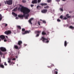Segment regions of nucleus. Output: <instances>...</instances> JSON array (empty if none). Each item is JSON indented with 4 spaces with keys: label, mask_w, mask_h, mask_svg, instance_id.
<instances>
[{
    "label": "nucleus",
    "mask_w": 74,
    "mask_h": 74,
    "mask_svg": "<svg viewBox=\"0 0 74 74\" xmlns=\"http://www.w3.org/2000/svg\"><path fill=\"white\" fill-rule=\"evenodd\" d=\"M20 7H21V11L22 12H23V15H19V18L23 19V17H25L26 19H28V16H26V14H27L30 12V10L26 7L22 6L21 5H20Z\"/></svg>",
    "instance_id": "nucleus-1"
},
{
    "label": "nucleus",
    "mask_w": 74,
    "mask_h": 74,
    "mask_svg": "<svg viewBox=\"0 0 74 74\" xmlns=\"http://www.w3.org/2000/svg\"><path fill=\"white\" fill-rule=\"evenodd\" d=\"M42 40L43 42H46V43H48L49 41L48 40H50V39L49 38H45L43 37H42V39H41Z\"/></svg>",
    "instance_id": "nucleus-2"
},
{
    "label": "nucleus",
    "mask_w": 74,
    "mask_h": 74,
    "mask_svg": "<svg viewBox=\"0 0 74 74\" xmlns=\"http://www.w3.org/2000/svg\"><path fill=\"white\" fill-rule=\"evenodd\" d=\"M4 3L5 4L11 5L12 4V0H9L6 1H5Z\"/></svg>",
    "instance_id": "nucleus-3"
},
{
    "label": "nucleus",
    "mask_w": 74,
    "mask_h": 74,
    "mask_svg": "<svg viewBox=\"0 0 74 74\" xmlns=\"http://www.w3.org/2000/svg\"><path fill=\"white\" fill-rule=\"evenodd\" d=\"M31 31L30 30H26L24 32H22V34L23 35L26 34H29L30 33Z\"/></svg>",
    "instance_id": "nucleus-4"
},
{
    "label": "nucleus",
    "mask_w": 74,
    "mask_h": 74,
    "mask_svg": "<svg viewBox=\"0 0 74 74\" xmlns=\"http://www.w3.org/2000/svg\"><path fill=\"white\" fill-rule=\"evenodd\" d=\"M22 46V41H19V49H20Z\"/></svg>",
    "instance_id": "nucleus-5"
},
{
    "label": "nucleus",
    "mask_w": 74,
    "mask_h": 74,
    "mask_svg": "<svg viewBox=\"0 0 74 74\" xmlns=\"http://www.w3.org/2000/svg\"><path fill=\"white\" fill-rule=\"evenodd\" d=\"M0 49L1 51L2 52H5L6 51L5 48L4 47H1L0 48Z\"/></svg>",
    "instance_id": "nucleus-6"
},
{
    "label": "nucleus",
    "mask_w": 74,
    "mask_h": 74,
    "mask_svg": "<svg viewBox=\"0 0 74 74\" xmlns=\"http://www.w3.org/2000/svg\"><path fill=\"white\" fill-rule=\"evenodd\" d=\"M47 11H48V10L47 9H44L41 11L42 12V13H44V14H45V13H47Z\"/></svg>",
    "instance_id": "nucleus-7"
},
{
    "label": "nucleus",
    "mask_w": 74,
    "mask_h": 74,
    "mask_svg": "<svg viewBox=\"0 0 74 74\" xmlns=\"http://www.w3.org/2000/svg\"><path fill=\"white\" fill-rule=\"evenodd\" d=\"M33 19H34V18H31L29 20V23H30V24L31 25L33 24V23L32 22V21H33Z\"/></svg>",
    "instance_id": "nucleus-8"
},
{
    "label": "nucleus",
    "mask_w": 74,
    "mask_h": 74,
    "mask_svg": "<svg viewBox=\"0 0 74 74\" xmlns=\"http://www.w3.org/2000/svg\"><path fill=\"white\" fill-rule=\"evenodd\" d=\"M4 33L6 34H10L11 33V32L10 31H5V32Z\"/></svg>",
    "instance_id": "nucleus-9"
},
{
    "label": "nucleus",
    "mask_w": 74,
    "mask_h": 74,
    "mask_svg": "<svg viewBox=\"0 0 74 74\" xmlns=\"http://www.w3.org/2000/svg\"><path fill=\"white\" fill-rule=\"evenodd\" d=\"M32 4H37V0H34L32 1Z\"/></svg>",
    "instance_id": "nucleus-10"
},
{
    "label": "nucleus",
    "mask_w": 74,
    "mask_h": 74,
    "mask_svg": "<svg viewBox=\"0 0 74 74\" xmlns=\"http://www.w3.org/2000/svg\"><path fill=\"white\" fill-rule=\"evenodd\" d=\"M0 38H1L2 40H3L4 38H5V36H4L2 35H1L0 36Z\"/></svg>",
    "instance_id": "nucleus-11"
},
{
    "label": "nucleus",
    "mask_w": 74,
    "mask_h": 74,
    "mask_svg": "<svg viewBox=\"0 0 74 74\" xmlns=\"http://www.w3.org/2000/svg\"><path fill=\"white\" fill-rule=\"evenodd\" d=\"M41 32V31H39V30H38V31H36L35 32V33H36V34H40Z\"/></svg>",
    "instance_id": "nucleus-12"
},
{
    "label": "nucleus",
    "mask_w": 74,
    "mask_h": 74,
    "mask_svg": "<svg viewBox=\"0 0 74 74\" xmlns=\"http://www.w3.org/2000/svg\"><path fill=\"white\" fill-rule=\"evenodd\" d=\"M40 5H42V6H43V5H47V3H40Z\"/></svg>",
    "instance_id": "nucleus-13"
},
{
    "label": "nucleus",
    "mask_w": 74,
    "mask_h": 74,
    "mask_svg": "<svg viewBox=\"0 0 74 74\" xmlns=\"http://www.w3.org/2000/svg\"><path fill=\"white\" fill-rule=\"evenodd\" d=\"M12 15H13V16H17V14H15V13L12 12Z\"/></svg>",
    "instance_id": "nucleus-14"
},
{
    "label": "nucleus",
    "mask_w": 74,
    "mask_h": 74,
    "mask_svg": "<svg viewBox=\"0 0 74 74\" xmlns=\"http://www.w3.org/2000/svg\"><path fill=\"white\" fill-rule=\"evenodd\" d=\"M42 34L44 36V35H46V33L45 32V31H43L42 32Z\"/></svg>",
    "instance_id": "nucleus-15"
},
{
    "label": "nucleus",
    "mask_w": 74,
    "mask_h": 74,
    "mask_svg": "<svg viewBox=\"0 0 74 74\" xmlns=\"http://www.w3.org/2000/svg\"><path fill=\"white\" fill-rule=\"evenodd\" d=\"M18 9V7H16L13 10H12L13 11H17V10Z\"/></svg>",
    "instance_id": "nucleus-16"
},
{
    "label": "nucleus",
    "mask_w": 74,
    "mask_h": 74,
    "mask_svg": "<svg viewBox=\"0 0 74 74\" xmlns=\"http://www.w3.org/2000/svg\"><path fill=\"white\" fill-rule=\"evenodd\" d=\"M67 41H65L64 43V46L65 47H66V46H67Z\"/></svg>",
    "instance_id": "nucleus-17"
},
{
    "label": "nucleus",
    "mask_w": 74,
    "mask_h": 74,
    "mask_svg": "<svg viewBox=\"0 0 74 74\" xmlns=\"http://www.w3.org/2000/svg\"><path fill=\"white\" fill-rule=\"evenodd\" d=\"M66 16L68 18H71V16H69V14H67L66 15Z\"/></svg>",
    "instance_id": "nucleus-18"
},
{
    "label": "nucleus",
    "mask_w": 74,
    "mask_h": 74,
    "mask_svg": "<svg viewBox=\"0 0 74 74\" xmlns=\"http://www.w3.org/2000/svg\"><path fill=\"white\" fill-rule=\"evenodd\" d=\"M44 8L47 9H48V8H49V6L48 5H47L46 6H45L44 7Z\"/></svg>",
    "instance_id": "nucleus-19"
},
{
    "label": "nucleus",
    "mask_w": 74,
    "mask_h": 74,
    "mask_svg": "<svg viewBox=\"0 0 74 74\" xmlns=\"http://www.w3.org/2000/svg\"><path fill=\"white\" fill-rule=\"evenodd\" d=\"M14 48L17 49H18V47L16 45H14Z\"/></svg>",
    "instance_id": "nucleus-20"
},
{
    "label": "nucleus",
    "mask_w": 74,
    "mask_h": 74,
    "mask_svg": "<svg viewBox=\"0 0 74 74\" xmlns=\"http://www.w3.org/2000/svg\"><path fill=\"white\" fill-rule=\"evenodd\" d=\"M37 9H38V10H40V9H39V8H41V6H40V5H38L36 7Z\"/></svg>",
    "instance_id": "nucleus-21"
},
{
    "label": "nucleus",
    "mask_w": 74,
    "mask_h": 74,
    "mask_svg": "<svg viewBox=\"0 0 74 74\" xmlns=\"http://www.w3.org/2000/svg\"><path fill=\"white\" fill-rule=\"evenodd\" d=\"M40 21H42L43 23H45H45H46V21H45V20L42 21V20L40 19Z\"/></svg>",
    "instance_id": "nucleus-22"
},
{
    "label": "nucleus",
    "mask_w": 74,
    "mask_h": 74,
    "mask_svg": "<svg viewBox=\"0 0 74 74\" xmlns=\"http://www.w3.org/2000/svg\"><path fill=\"white\" fill-rule=\"evenodd\" d=\"M11 58H8V63H11Z\"/></svg>",
    "instance_id": "nucleus-23"
},
{
    "label": "nucleus",
    "mask_w": 74,
    "mask_h": 74,
    "mask_svg": "<svg viewBox=\"0 0 74 74\" xmlns=\"http://www.w3.org/2000/svg\"><path fill=\"white\" fill-rule=\"evenodd\" d=\"M74 27L72 26H69V28H70V29H74Z\"/></svg>",
    "instance_id": "nucleus-24"
},
{
    "label": "nucleus",
    "mask_w": 74,
    "mask_h": 74,
    "mask_svg": "<svg viewBox=\"0 0 74 74\" xmlns=\"http://www.w3.org/2000/svg\"><path fill=\"white\" fill-rule=\"evenodd\" d=\"M54 73L55 74H58V71H55V70H54Z\"/></svg>",
    "instance_id": "nucleus-25"
},
{
    "label": "nucleus",
    "mask_w": 74,
    "mask_h": 74,
    "mask_svg": "<svg viewBox=\"0 0 74 74\" xmlns=\"http://www.w3.org/2000/svg\"><path fill=\"white\" fill-rule=\"evenodd\" d=\"M2 19V16H1V14H0V21Z\"/></svg>",
    "instance_id": "nucleus-26"
},
{
    "label": "nucleus",
    "mask_w": 74,
    "mask_h": 74,
    "mask_svg": "<svg viewBox=\"0 0 74 74\" xmlns=\"http://www.w3.org/2000/svg\"><path fill=\"white\" fill-rule=\"evenodd\" d=\"M0 67H1L2 68H4V65H3L1 64L0 65Z\"/></svg>",
    "instance_id": "nucleus-27"
},
{
    "label": "nucleus",
    "mask_w": 74,
    "mask_h": 74,
    "mask_svg": "<svg viewBox=\"0 0 74 74\" xmlns=\"http://www.w3.org/2000/svg\"><path fill=\"white\" fill-rule=\"evenodd\" d=\"M47 1L48 3H49L50 2H51L52 1L51 0H47Z\"/></svg>",
    "instance_id": "nucleus-28"
},
{
    "label": "nucleus",
    "mask_w": 74,
    "mask_h": 74,
    "mask_svg": "<svg viewBox=\"0 0 74 74\" xmlns=\"http://www.w3.org/2000/svg\"><path fill=\"white\" fill-rule=\"evenodd\" d=\"M60 10L61 11H63V9L62 8H60Z\"/></svg>",
    "instance_id": "nucleus-29"
},
{
    "label": "nucleus",
    "mask_w": 74,
    "mask_h": 74,
    "mask_svg": "<svg viewBox=\"0 0 74 74\" xmlns=\"http://www.w3.org/2000/svg\"><path fill=\"white\" fill-rule=\"evenodd\" d=\"M63 20H66L67 19V18L66 17H65L64 18H63Z\"/></svg>",
    "instance_id": "nucleus-30"
},
{
    "label": "nucleus",
    "mask_w": 74,
    "mask_h": 74,
    "mask_svg": "<svg viewBox=\"0 0 74 74\" xmlns=\"http://www.w3.org/2000/svg\"><path fill=\"white\" fill-rule=\"evenodd\" d=\"M22 2L23 3H26V0H23Z\"/></svg>",
    "instance_id": "nucleus-31"
},
{
    "label": "nucleus",
    "mask_w": 74,
    "mask_h": 74,
    "mask_svg": "<svg viewBox=\"0 0 74 74\" xmlns=\"http://www.w3.org/2000/svg\"><path fill=\"white\" fill-rule=\"evenodd\" d=\"M22 32H25V29L24 28H23L22 29Z\"/></svg>",
    "instance_id": "nucleus-32"
},
{
    "label": "nucleus",
    "mask_w": 74,
    "mask_h": 74,
    "mask_svg": "<svg viewBox=\"0 0 74 74\" xmlns=\"http://www.w3.org/2000/svg\"><path fill=\"white\" fill-rule=\"evenodd\" d=\"M38 24L39 25V26H40V21H38Z\"/></svg>",
    "instance_id": "nucleus-33"
},
{
    "label": "nucleus",
    "mask_w": 74,
    "mask_h": 74,
    "mask_svg": "<svg viewBox=\"0 0 74 74\" xmlns=\"http://www.w3.org/2000/svg\"><path fill=\"white\" fill-rule=\"evenodd\" d=\"M41 0H38V3H39L41 2Z\"/></svg>",
    "instance_id": "nucleus-34"
},
{
    "label": "nucleus",
    "mask_w": 74,
    "mask_h": 74,
    "mask_svg": "<svg viewBox=\"0 0 74 74\" xmlns=\"http://www.w3.org/2000/svg\"><path fill=\"white\" fill-rule=\"evenodd\" d=\"M57 21L58 22H60L61 21L59 19H57Z\"/></svg>",
    "instance_id": "nucleus-35"
},
{
    "label": "nucleus",
    "mask_w": 74,
    "mask_h": 74,
    "mask_svg": "<svg viewBox=\"0 0 74 74\" xmlns=\"http://www.w3.org/2000/svg\"><path fill=\"white\" fill-rule=\"evenodd\" d=\"M60 18H61V19H63V16L62 15H61L60 16Z\"/></svg>",
    "instance_id": "nucleus-36"
},
{
    "label": "nucleus",
    "mask_w": 74,
    "mask_h": 74,
    "mask_svg": "<svg viewBox=\"0 0 74 74\" xmlns=\"http://www.w3.org/2000/svg\"><path fill=\"white\" fill-rule=\"evenodd\" d=\"M39 35H40V34H37L36 35V37H38Z\"/></svg>",
    "instance_id": "nucleus-37"
},
{
    "label": "nucleus",
    "mask_w": 74,
    "mask_h": 74,
    "mask_svg": "<svg viewBox=\"0 0 74 74\" xmlns=\"http://www.w3.org/2000/svg\"><path fill=\"white\" fill-rule=\"evenodd\" d=\"M4 65L5 66H7V64H6V62H5L4 63Z\"/></svg>",
    "instance_id": "nucleus-38"
},
{
    "label": "nucleus",
    "mask_w": 74,
    "mask_h": 74,
    "mask_svg": "<svg viewBox=\"0 0 74 74\" xmlns=\"http://www.w3.org/2000/svg\"><path fill=\"white\" fill-rule=\"evenodd\" d=\"M31 7H34V5H31Z\"/></svg>",
    "instance_id": "nucleus-39"
},
{
    "label": "nucleus",
    "mask_w": 74,
    "mask_h": 74,
    "mask_svg": "<svg viewBox=\"0 0 74 74\" xmlns=\"http://www.w3.org/2000/svg\"><path fill=\"white\" fill-rule=\"evenodd\" d=\"M19 29H21V27L20 26H19Z\"/></svg>",
    "instance_id": "nucleus-40"
},
{
    "label": "nucleus",
    "mask_w": 74,
    "mask_h": 74,
    "mask_svg": "<svg viewBox=\"0 0 74 74\" xmlns=\"http://www.w3.org/2000/svg\"><path fill=\"white\" fill-rule=\"evenodd\" d=\"M2 54H3V53L2 52H1V51H0V55H2Z\"/></svg>",
    "instance_id": "nucleus-41"
},
{
    "label": "nucleus",
    "mask_w": 74,
    "mask_h": 74,
    "mask_svg": "<svg viewBox=\"0 0 74 74\" xmlns=\"http://www.w3.org/2000/svg\"><path fill=\"white\" fill-rule=\"evenodd\" d=\"M5 24V27L6 26H7L8 25L7 24Z\"/></svg>",
    "instance_id": "nucleus-42"
},
{
    "label": "nucleus",
    "mask_w": 74,
    "mask_h": 74,
    "mask_svg": "<svg viewBox=\"0 0 74 74\" xmlns=\"http://www.w3.org/2000/svg\"><path fill=\"white\" fill-rule=\"evenodd\" d=\"M4 42H6V41H7V40L6 39H4Z\"/></svg>",
    "instance_id": "nucleus-43"
},
{
    "label": "nucleus",
    "mask_w": 74,
    "mask_h": 74,
    "mask_svg": "<svg viewBox=\"0 0 74 74\" xmlns=\"http://www.w3.org/2000/svg\"><path fill=\"white\" fill-rule=\"evenodd\" d=\"M16 59H15V58H13L12 59V60H16Z\"/></svg>",
    "instance_id": "nucleus-44"
},
{
    "label": "nucleus",
    "mask_w": 74,
    "mask_h": 74,
    "mask_svg": "<svg viewBox=\"0 0 74 74\" xmlns=\"http://www.w3.org/2000/svg\"><path fill=\"white\" fill-rule=\"evenodd\" d=\"M53 66H54V64H52L51 65V67H53Z\"/></svg>",
    "instance_id": "nucleus-45"
},
{
    "label": "nucleus",
    "mask_w": 74,
    "mask_h": 74,
    "mask_svg": "<svg viewBox=\"0 0 74 74\" xmlns=\"http://www.w3.org/2000/svg\"><path fill=\"white\" fill-rule=\"evenodd\" d=\"M56 1L59 2L60 1V0H56Z\"/></svg>",
    "instance_id": "nucleus-46"
},
{
    "label": "nucleus",
    "mask_w": 74,
    "mask_h": 74,
    "mask_svg": "<svg viewBox=\"0 0 74 74\" xmlns=\"http://www.w3.org/2000/svg\"><path fill=\"white\" fill-rule=\"evenodd\" d=\"M8 41L9 42H10V39H8Z\"/></svg>",
    "instance_id": "nucleus-47"
},
{
    "label": "nucleus",
    "mask_w": 74,
    "mask_h": 74,
    "mask_svg": "<svg viewBox=\"0 0 74 74\" xmlns=\"http://www.w3.org/2000/svg\"><path fill=\"white\" fill-rule=\"evenodd\" d=\"M16 19H18V18L16 17Z\"/></svg>",
    "instance_id": "nucleus-48"
},
{
    "label": "nucleus",
    "mask_w": 74,
    "mask_h": 74,
    "mask_svg": "<svg viewBox=\"0 0 74 74\" xmlns=\"http://www.w3.org/2000/svg\"><path fill=\"white\" fill-rule=\"evenodd\" d=\"M55 70H57V71H58V69H56H56H55Z\"/></svg>",
    "instance_id": "nucleus-49"
},
{
    "label": "nucleus",
    "mask_w": 74,
    "mask_h": 74,
    "mask_svg": "<svg viewBox=\"0 0 74 74\" xmlns=\"http://www.w3.org/2000/svg\"><path fill=\"white\" fill-rule=\"evenodd\" d=\"M62 1H66V0H62Z\"/></svg>",
    "instance_id": "nucleus-50"
},
{
    "label": "nucleus",
    "mask_w": 74,
    "mask_h": 74,
    "mask_svg": "<svg viewBox=\"0 0 74 74\" xmlns=\"http://www.w3.org/2000/svg\"><path fill=\"white\" fill-rule=\"evenodd\" d=\"M17 27H18V28H19V26H17Z\"/></svg>",
    "instance_id": "nucleus-51"
},
{
    "label": "nucleus",
    "mask_w": 74,
    "mask_h": 74,
    "mask_svg": "<svg viewBox=\"0 0 74 74\" xmlns=\"http://www.w3.org/2000/svg\"><path fill=\"white\" fill-rule=\"evenodd\" d=\"M6 37L7 38H8V36H6Z\"/></svg>",
    "instance_id": "nucleus-52"
},
{
    "label": "nucleus",
    "mask_w": 74,
    "mask_h": 74,
    "mask_svg": "<svg viewBox=\"0 0 74 74\" xmlns=\"http://www.w3.org/2000/svg\"><path fill=\"white\" fill-rule=\"evenodd\" d=\"M49 68H51V67L50 66H48Z\"/></svg>",
    "instance_id": "nucleus-53"
},
{
    "label": "nucleus",
    "mask_w": 74,
    "mask_h": 74,
    "mask_svg": "<svg viewBox=\"0 0 74 74\" xmlns=\"http://www.w3.org/2000/svg\"><path fill=\"white\" fill-rule=\"evenodd\" d=\"M18 44H19V42H18Z\"/></svg>",
    "instance_id": "nucleus-54"
},
{
    "label": "nucleus",
    "mask_w": 74,
    "mask_h": 74,
    "mask_svg": "<svg viewBox=\"0 0 74 74\" xmlns=\"http://www.w3.org/2000/svg\"><path fill=\"white\" fill-rule=\"evenodd\" d=\"M18 10H19V8H18Z\"/></svg>",
    "instance_id": "nucleus-55"
},
{
    "label": "nucleus",
    "mask_w": 74,
    "mask_h": 74,
    "mask_svg": "<svg viewBox=\"0 0 74 74\" xmlns=\"http://www.w3.org/2000/svg\"><path fill=\"white\" fill-rule=\"evenodd\" d=\"M1 41V39H0V41Z\"/></svg>",
    "instance_id": "nucleus-56"
},
{
    "label": "nucleus",
    "mask_w": 74,
    "mask_h": 74,
    "mask_svg": "<svg viewBox=\"0 0 74 74\" xmlns=\"http://www.w3.org/2000/svg\"><path fill=\"white\" fill-rule=\"evenodd\" d=\"M16 58H17V57H16Z\"/></svg>",
    "instance_id": "nucleus-57"
},
{
    "label": "nucleus",
    "mask_w": 74,
    "mask_h": 74,
    "mask_svg": "<svg viewBox=\"0 0 74 74\" xmlns=\"http://www.w3.org/2000/svg\"><path fill=\"white\" fill-rule=\"evenodd\" d=\"M0 6H1V5L0 4Z\"/></svg>",
    "instance_id": "nucleus-58"
},
{
    "label": "nucleus",
    "mask_w": 74,
    "mask_h": 74,
    "mask_svg": "<svg viewBox=\"0 0 74 74\" xmlns=\"http://www.w3.org/2000/svg\"><path fill=\"white\" fill-rule=\"evenodd\" d=\"M3 58H5L4 57H3Z\"/></svg>",
    "instance_id": "nucleus-59"
},
{
    "label": "nucleus",
    "mask_w": 74,
    "mask_h": 74,
    "mask_svg": "<svg viewBox=\"0 0 74 74\" xmlns=\"http://www.w3.org/2000/svg\"><path fill=\"white\" fill-rule=\"evenodd\" d=\"M18 16L19 17V15H18Z\"/></svg>",
    "instance_id": "nucleus-60"
},
{
    "label": "nucleus",
    "mask_w": 74,
    "mask_h": 74,
    "mask_svg": "<svg viewBox=\"0 0 74 74\" xmlns=\"http://www.w3.org/2000/svg\"><path fill=\"white\" fill-rule=\"evenodd\" d=\"M73 1H74V0H72Z\"/></svg>",
    "instance_id": "nucleus-61"
},
{
    "label": "nucleus",
    "mask_w": 74,
    "mask_h": 74,
    "mask_svg": "<svg viewBox=\"0 0 74 74\" xmlns=\"http://www.w3.org/2000/svg\"><path fill=\"white\" fill-rule=\"evenodd\" d=\"M73 29H74V28H73Z\"/></svg>",
    "instance_id": "nucleus-62"
}]
</instances>
